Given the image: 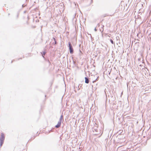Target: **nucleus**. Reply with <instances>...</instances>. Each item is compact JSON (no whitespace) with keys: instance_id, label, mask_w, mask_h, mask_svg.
<instances>
[{"instance_id":"1","label":"nucleus","mask_w":151,"mask_h":151,"mask_svg":"<svg viewBox=\"0 0 151 151\" xmlns=\"http://www.w3.org/2000/svg\"><path fill=\"white\" fill-rule=\"evenodd\" d=\"M5 139V135L3 133H1L0 137V146L1 147Z\"/></svg>"},{"instance_id":"2","label":"nucleus","mask_w":151,"mask_h":151,"mask_svg":"<svg viewBox=\"0 0 151 151\" xmlns=\"http://www.w3.org/2000/svg\"><path fill=\"white\" fill-rule=\"evenodd\" d=\"M69 48V50L70 51V53L71 54H72L73 53V49L72 47V46L70 43V42H68V46Z\"/></svg>"},{"instance_id":"3","label":"nucleus","mask_w":151,"mask_h":151,"mask_svg":"<svg viewBox=\"0 0 151 151\" xmlns=\"http://www.w3.org/2000/svg\"><path fill=\"white\" fill-rule=\"evenodd\" d=\"M61 124V122L58 121V124L55 126V127L57 128H59Z\"/></svg>"},{"instance_id":"4","label":"nucleus","mask_w":151,"mask_h":151,"mask_svg":"<svg viewBox=\"0 0 151 151\" xmlns=\"http://www.w3.org/2000/svg\"><path fill=\"white\" fill-rule=\"evenodd\" d=\"M85 83H88L89 82V81L88 78L85 77Z\"/></svg>"},{"instance_id":"5","label":"nucleus","mask_w":151,"mask_h":151,"mask_svg":"<svg viewBox=\"0 0 151 151\" xmlns=\"http://www.w3.org/2000/svg\"><path fill=\"white\" fill-rule=\"evenodd\" d=\"M41 53L42 54V56L44 58V55H45L46 52L45 51H43L42 52H41Z\"/></svg>"},{"instance_id":"6","label":"nucleus","mask_w":151,"mask_h":151,"mask_svg":"<svg viewBox=\"0 0 151 151\" xmlns=\"http://www.w3.org/2000/svg\"><path fill=\"white\" fill-rule=\"evenodd\" d=\"M63 119V115H62L61 116H60V117L59 119V122H62V119Z\"/></svg>"},{"instance_id":"7","label":"nucleus","mask_w":151,"mask_h":151,"mask_svg":"<svg viewBox=\"0 0 151 151\" xmlns=\"http://www.w3.org/2000/svg\"><path fill=\"white\" fill-rule=\"evenodd\" d=\"M53 39L54 40V41H55V43H54V44L55 45H56L57 44V42H56V40H55V38L54 37H53Z\"/></svg>"},{"instance_id":"8","label":"nucleus","mask_w":151,"mask_h":151,"mask_svg":"<svg viewBox=\"0 0 151 151\" xmlns=\"http://www.w3.org/2000/svg\"><path fill=\"white\" fill-rule=\"evenodd\" d=\"M110 41L112 44H114V42L112 40L110 39Z\"/></svg>"},{"instance_id":"9","label":"nucleus","mask_w":151,"mask_h":151,"mask_svg":"<svg viewBox=\"0 0 151 151\" xmlns=\"http://www.w3.org/2000/svg\"><path fill=\"white\" fill-rule=\"evenodd\" d=\"M99 77H98L94 81H93V83H94L96 81L98 80V78Z\"/></svg>"},{"instance_id":"10","label":"nucleus","mask_w":151,"mask_h":151,"mask_svg":"<svg viewBox=\"0 0 151 151\" xmlns=\"http://www.w3.org/2000/svg\"><path fill=\"white\" fill-rule=\"evenodd\" d=\"M94 30H95V31H97V29H96V28H95V29H94Z\"/></svg>"},{"instance_id":"11","label":"nucleus","mask_w":151,"mask_h":151,"mask_svg":"<svg viewBox=\"0 0 151 151\" xmlns=\"http://www.w3.org/2000/svg\"><path fill=\"white\" fill-rule=\"evenodd\" d=\"M22 7H24V4H23L22 6Z\"/></svg>"},{"instance_id":"12","label":"nucleus","mask_w":151,"mask_h":151,"mask_svg":"<svg viewBox=\"0 0 151 151\" xmlns=\"http://www.w3.org/2000/svg\"><path fill=\"white\" fill-rule=\"evenodd\" d=\"M79 51H80V52L81 53H82V52L81 51V50H79Z\"/></svg>"},{"instance_id":"13","label":"nucleus","mask_w":151,"mask_h":151,"mask_svg":"<svg viewBox=\"0 0 151 151\" xmlns=\"http://www.w3.org/2000/svg\"><path fill=\"white\" fill-rule=\"evenodd\" d=\"M92 2H93V0H91V3H92Z\"/></svg>"},{"instance_id":"14","label":"nucleus","mask_w":151,"mask_h":151,"mask_svg":"<svg viewBox=\"0 0 151 151\" xmlns=\"http://www.w3.org/2000/svg\"><path fill=\"white\" fill-rule=\"evenodd\" d=\"M48 62L49 63H50V61L49 60H48Z\"/></svg>"},{"instance_id":"15","label":"nucleus","mask_w":151,"mask_h":151,"mask_svg":"<svg viewBox=\"0 0 151 151\" xmlns=\"http://www.w3.org/2000/svg\"><path fill=\"white\" fill-rule=\"evenodd\" d=\"M78 90L80 89V88H79V85L78 86Z\"/></svg>"},{"instance_id":"16","label":"nucleus","mask_w":151,"mask_h":151,"mask_svg":"<svg viewBox=\"0 0 151 151\" xmlns=\"http://www.w3.org/2000/svg\"><path fill=\"white\" fill-rule=\"evenodd\" d=\"M81 45V44H80V45H79V46L80 47Z\"/></svg>"},{"instance_id":"17","label":"nucleus","mask_w":151,"mask_h":151,"mask_svg":"<svg viewBox=\"0 0 151 151\" xmlns=\"http://www.w3.org/2000/svg\"><path fill=\"white\" fill-rule=\"evenodd\" d=\"M10 15V14H8V15Z\"/></svg>"},{"instance_id":"18","label":"nucleus","mask_w":151,"mask_h":151,"mask_svg":"<svg viewBox=\"0 0 151 151\" xmlns=\"http://www.w3.org/2000/svg\"><path fill=\"white\" fill-rule=\"evenodd\" d=\"M12 62H13V61H12H12L11 63H12Z\"/></svg>"}]
</instances>
